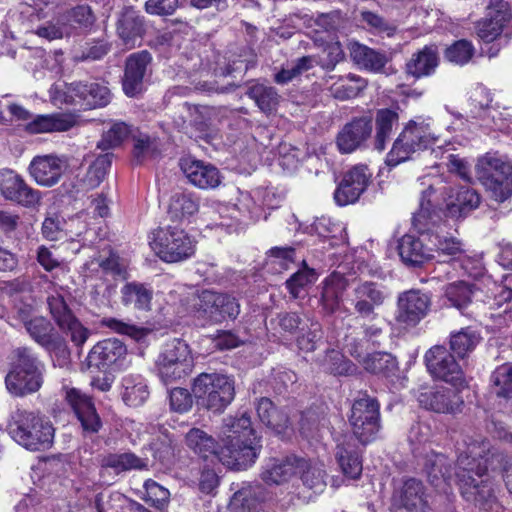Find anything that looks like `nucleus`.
I'll return each instance as SVG.
<instances>
[{
    "mask_svg": "<svg viewBox=\"0 0 512 512\" xmlns=\"http://www.w3.org/2000/svg\"><path fill=\"white\" fill-rule=\"evenodd\" d=\"M10 434L21 446L31 451L46 450L54 439V428L38 412L17 409L10 423Z\"/></svg>",
    "mask_w": 512,
    "mask_h": 512,
    "instance_id": "4",
    "label": "nucleus"
},
{
    "mask_svg": "<svg viewBox=\"0 0 512 512\" xmlns=\"http://www.w3.org/2000/svg\"><path fill=\"white\" fill-rule=\"evenodd\" d=\"M437 227H430V245H432L433 258L435 253L439 256H448L453 259L460 257L464 252L462 241L452 235H441Z\"/></svg>",
    "mask_w": 512,
    "mask_h": 512,
    "instance_id": "43",
    "label": "nucleus"
},
{
    "mask_svg": "<svg viewBox=\"0 0 512 512\" xmlns=\"http://www.w3.org/2000/svg\"><path fill=\"white\" fill-rule=\"evenodd\" d=\"M403 133L409 140H412L416 149L419 151L426 150L430 145L434 144L438 136L432 129L431 118L417 116L411 119L403 128Z\"/></svg>",
    "mask_w": 512,
    "mask_h": 512,
    "instance_id": "39",
    "label": "nucleus"
},
{
    "mask_svg": "<svg viewBox=\"0 0 512 512\" xmlns=\"http://www.w3.org/2000/svg\"><path fill=\"white\" fill-rule=\"evenodd\" d=\"M222 434L223 446L219 455L224 465L239 470L255 461L258 452L250 438L253 429L251 419L246 413L240 417L224 419Z\"/></svg>",
    "mask_w": 512,
    "mask_h": 512,
    "instance_id": "2",
    "label": "nucleus"
},
{
    "mask_svg": "<svg viewBox=\"0 0 512 512\" xmlns=\"http://www.w3.org/2000/svg\"><path fill=\"white\" fill-rule=\"evenodd\" d=\"M352 61L360 68L371 72H381L388 62L384 51L370 48L358 41L350 40L347 44Z\"/></svg>",
    "mask_w": 512,
    "mask_h": 512,
    "instance_id": "32",
    "label": "nucleus"
},
{
    "mask_svg": "<svg viewBox=\"0 0 512 512\" xmlns=\"http://www.w3.org/2000/svg\"><path fill=\"white\" fill-rule=\"evenodd\" d=\"M388 297L389 292L383 284L366 280L354 285L348 300L359 318L372 321L378 317L377 309Z\"/></svg>",
    "mask_w": 512,
    "mask_h": 512,
    "instance_id": "11",
    "label": "nucleus"
},
{
    "mask_svg": "<svg viewBox=\"0 0 512 512\" xmlns=\"http://www.w3.org/2000/svg\"><path fill=\"white\" fill-rule=\"evenodd\" d=\"M412 142V140L407 138L406 133L401 131L387 154L386 164L390 167H395L400 163L412 159L413 155L419 152Z\"/></svg>",
    "mask_w": 512,
    "mask_h": 512,
    "instance_id": "53",
    "label": "nucleus"
},
{
    "mask_svg": "<svg viewBox=\"0 0 512 512\" xmlns=\"http://www.w3.org/2000/svg\"><path fill=\"white\" fill-rule=\"evenodd\" d=\"M47 305L59 329L70 335L76 346H82L89 337V330L77 319L64 297L59 293L50 295L47 298Z\"/></svg>",
    "mask_w": 512,
    "mask_h": 512,
    "instance_id": "15",
    "label": "nucleus"
},
{
    "mask_svg": "<svg viewBox=\"0 0 512 512\" xmlns=\"http://www.w3.org/2000/svg\"><path fill=\"white\" fill-rule=\"evenodd\" d=\"M14 355L16 362L5 377L8 391L20 397L37 392L44 382V363L29 347H18Z\"/></svg>",
    "mask_w": 512,
    "mask_h": 512,
    "instance_id": "3",
    "label": "nucleus"
},
{
    "mask_svg": "<svg viewBox=\"0 0 512 512\" xmlns=\"http://www.w3.org/2000/svg\"><path fill=\"white\" fill-rule=\"evenodd\" d=\"M68 167L69 158L66 155H38L32 159L29 172L39 185L52 187L60 181Z\"/></svg>",
    "mask_w": 512,
    "mask_h": 512,
    "instance_id": "21",
    "label": "nucleus"
},
{
    "mask_svg": "<svg viewBox=\"0 0 512 512\" xmlns=\"http://www.w3.org/2000/svg\"><path fill=\"white\" fill-rule=\"evenodd\" d=\"M317 279V274L314 269L305 266L303 269L293 273L285 282L292 298L299 297L301 291L307 286L313 284Z\"/></svg>",
    "mask_w": 512,
    "mask_h": 512,
    "instance_id": "62",
    "label": "nucleus"
},
{
    "mask_svg": "<svg viewBox=\"0 0 512 512\" xmlns=\"http://www.w3.org/2000/svg\"><path fill=\"white\" fill-rule=\"evenodd\" d=\"M133 162L142 164L147 159H152L160 154L158 142L155 138L146 134L133 137Z\"/></svg>",
    "mask_w": 512,
    "mask_h": 512,
    "instance_id": "58",
    "label": "nucleus"
},
{
    "mask_svg": "<svg viewBox=\"0 0 512 512\" xmlns=\"http://www.w3.org/2000/svg\"><path fill=\"white\" fill-rule=\"evenodd\" d=\"M366 371L374 374L389 375L397 368L396 358L386 352H375L363 359Z\"/></svg>",
    "mask_w": 512,
    "mask_h": 512,
    "instance_id": "56",
    "label": "nucleus"
},
{
    "mask_svg": "<svg viewBox=\"0 0 512 512\" xmlns=\"http://www.w3.org/2000/svg\"><path fill=\"white\" fill-rule=\"evenodd\" d=\"M480 334L471 327H465L450 336V349L460 359L471 353L480 343Z\"/></svg>",
    "mask_w": 512,
    "mask_h": 512,
    "instance_id": "51",
    "label": "nucleus"
},
{
    "mask_svg": "<svg viewBox=\"0 0 512 512\" xmlns=\"http://www.w3.org/2000/svg\"><path fill=\"white\" fill-rule=\"evenodd\" d=\"M122 400L127 406H142L149 397L147 384L139 377L126 376L122 381Z\"/></svg>",
    "mask_w": 512,
    "mask_h": 512,
    "instance_id": "50",
    "label": "nucleus"
},
{
    "mask_svg": "<svg viewBox=\"0 0 512 512\" xmlns=\"http://www.w3.org/2000/svg\"><path fill=\"white\" fill-rule=\"evenodd\" d=\"M72 30L73 27L70 23H67L66 17L58 16L39 26L36 30V34L41 38L52 41L70 36Z\"/></svg>",
    "mask_w": 512,
    "mask_h": 512,
    "instance_id": "59",
    "label": "nucleus"
},
{
    "mask_svg": "<svg viewBox=\"0 0 512 512\" xmlns=\"http://www.w3.org/2000/svg\"><path fill=\"white\" fill-rule=\"evenodd\" d=\"M393 503L407 512H426L428 500L426 489L422 481L416 478L406 479L403 484L394 491Z\"/></svg>",
    "mask_w": 512,
    "mask_h": 512,
    "instance_id": "27",
    "label": "nucleus"
},
{
    "mask_svg": "<svg viewBox=\"0 0 512 512\" xmlns=\"http://www.w3.org/2000/svg\"><path fill=\"white\" fill-rule=\"evenodd\" d=\"M131 130L125 122H114L112 126L102 134L101 140L97 143V148L106 151L116 148L128 137Z\"/></svg>",
    "mask_w": 512,
    "mask_h": 512,
    "instance_id": "60",
    "label": "nucleus"
},
{
    "mask_svg": "<svg viewBox=\"0 0 512 512\" xmlns=\"http://www.w3.org/2000/svg\"><path fill=\"white\" fill-rule=\"evenodd\" d=\"M199 210V200L189 193H175L169 203L168 216L171 221H182Z\"/></svg>",
    "mask_w": 512,
    "mask_h": 512,
    "instance_id": "47",
    "label": "nucleus"
},
{
    "mask_svg": "<svg viewBox=\"0 0 512 512\" xmlns=\"http://www.w3.org/2000/svg\"><path fill=\"white\" fill-rule=\"evenodd\" d=\"M419 235L405 234L398 240L397 250L401 261L407 267H421L433 259L430 245V227H415Z\"/></svg>",
    "mask_w": 512,
    "mask_h": 512,
    "instance_id": "13",
    "label": "nucleus"
},
{
    "mask_svg": "<svg viewBox=\"0 0 512 512\" xmlns=\"http://www.w3.org/2000/svg\"><path fill=\"white\" fill-rule=\"evenodd\" d=\"M445 217L462 219L477 209L481 202L478 192L470 187H445Z\"/></svg>",
    "mask_w": 512,
    "mask_h": 512,
    "instance_id": "24",
    "label": "nucleus"
},
{
    "mask_svg": "<svg viewBox=\"0 0 512 512\" xmlns=\"http://www.w3.org/2000/svg\"><path fill=\"white\" fill-rule=\"evenodd\" d=\"M336 459L345 476L357 479L362 473V461L357 451L349 443H339L336 447Z\"/></svg>",
    "mask_w": 512,
    "mask_h": 512,
    "instance_id": "48",
    "label": "nucleus"
},
{
    "mask_svg": "<svg viewBox=\"0 0 512 512\" xmlns=\"http://www.w3.org/2000/svg\"><path fill=\"white\" fill-rule=\"evenodd\" d=\"M474 53L473 44L468 40L461 39L446 48L444 57L453 64L463 66L472 59Z\"/></svg>",
    "mask_w": 512,
    "mask_h": 512,
    "instance_id": "61",
    "label": "nucleus"
},
{
    "mask_svg": "<svg viewBox=\"0 0 512 512\" xmlns=\"http://www.w3.org/2000/svg\"><path fill=\"white\" fill-rule=\"evenodd\" d=\"M348 421L354 437L363 445L375 441L382 429L380 403L367 392L353 400Z\"/></svg>",
    "mask_w": 512,
    "mask_h": 512,
    "instance_id": "8",
    "label": "nucleus"
},
{
    "mask_svg": "<svg viewBox=\"0 0 512 512\" xmlns=\"http://www.w3.org/2000/svg\"><path fill=\"white\" fill-rule=\"evenodd\" d=\"M77 116L73 113H51L35 116L25 125L30 134L65 132L74 127Z\"/></svg>",
    "mask_w": 512,
    "mask_h": 512,
    "instance_id": "31",
    "label": "nucleus"
},
{
    "mask_svg": "<svg viewBox=\"0 0 512 512\" xmlns=\"http://www.w3.org/2000/svg\"><path fill=\"white\" fill-rule=\"evenodd\" d=\"M143 487L146 493L143 499L149 505L160 511L168 505L170 498V492L168 489L152 479L146 480Z\"/></svg>",
    "mask_w": 512,
    "mask_h": 512,
    "instance_id": "63",
    "label": "nucleus"
},
{
    "mask_svg": "<svg viewBox=\"0 0 512 512\" xmlns=\"http://www.w3.org/2000/svg\"><path fill=\"white\" fill-rule=\"evenodd\" d=\"M371 116L354 118L347 123L337 136V146L342 153H351L370 138L373 124Z\"/></svg>",
    "mask_w": 512,
    "mask_h": 512,
    "instance_id": "26",
    "label": "nucleus"
},
{
    "mask_svg": "<svg viewBox=\"0 0 512 512\" xmlns=\"http://www.w3.org/2000/svg\"><path fill=\"white\" fill-rule=\"evenodd\" d=\"M445 186L429 185L421 192L419 209L413 215L414 227H437L445 216Z\"/></svg>",
    "mask_w": 512,
    "mask_h": 512,
    "instance_id": "19",
    "label": "nucleus"
},
{
    "mask_svg": "<svg viewBox=\"0 0 512 512\" xmlns=\"http://www.w3.org/2000/svg\"><path fill=\"white\" fill-rule=\"evenodd\" d=\"M511 16L509 12L501 8L495 11L489 10L488 17L477 23L478 36L484 42H492L501 34L504 25L510 20Z\"/></svg>",
    "mask_w": 512,
    "mask_h": 512,
    "instance_id": "45",
    "label": "nucleus"
},
{
    "mask_svg": "<svg viewBox=\"0 0 512 512\" xmlns=\"http://www.w3.org/2000/svg\"><path fill=\"white\" fill-rule=\"evenodd\" d=\"M304 24L310 29L308 35L315 44L323 45L326 39L333 38V35L344 26V17L339 11L320 13L317 16L304 15Z\"/></svg>",
    "mask_w": 512,
    "mask_h": 512,
    "instance_id": "28",
    "label": "nucleus"
},
{
    "mask_svg": "<svg viewBox=\"0 0 512 512\" xmlns=\"http://www.w3.org/2000/svg\"><path fill=\"white\" fill-rule=\"evenodd\" d=\"M371 174L365 165H356L344 173L334 192V200L339 206L354 204L365 192Z\"/></svg>",
    "mask_w": 512,
    "mask_h": 512,
    "instance_id": "20",
    "label": "nucleus"
},
{
    "mask_svg": "<svg viewBox=\"0 0 512 512\" xmlns=\"http://www.w3.org/2000/svg\"><path fill=\"white\" fill-rule=\"evenodd\" d=\"M256 411L260 421L278 434L290 426V418L286 411L277 409L269 398L259 399Z\"/></svg>",
    "mask_w": 512,
    "mask_h": 512,
    "instance_id": "40",
    "label": "nucleus"
},
{
    "mask_svg": "<svg viewBox=\"0 0 512 512\" xmlns=\"http://www.w3.org/2000/svg\"><path fill=\"white\" fill-rule=\"evenodd\" d=\"M127 347L116 338L99 341L88 353L86 364L88 368L106 371L122 370L128 366Z\"/></svg>",
    "mask_w": 512,
    "mask_h": 512,
    "instance_id": "12",
    "label": "nucleus"
},
{
    "mask_svg": "<svg viewBox=\"0 0 512 512\" xmlns=\"http://www.w3.org/2000/svg\"><path fill=\"white\" fill-rule=\"evenodd\" d=\"M179 166L189 183L197 188L214 189L222 182L219 169L209 162L186 156L180 159Z\"/></svg>",
    "mask_w": 512,
    "mask_h": 512,
    "instance_id": "22",
    "label": "nucleus"
},
{
    "mask_svg": "<svg viewBox=\"0 0 512 512\" xmlns=\"http://www.w3.org/2000/svg\"><path fill=\"white\" fill-rule=\"evenodd\" d=\"M186 442L190 449L204 459L214 456L220 461V449L215 439L199 428H192L186 434Z\"/></svg>",
    "mask_w": 512,
    "mask_h": 512,
    "instance_id": "46",
    "label": "nucleus"
},
{
    "mask_svg": "<svg viewBox=\"0 0 512 512\" xmlns=\"http://www.w3.org/2000/svg\"><path fill=\"white\" fill-rule=\"evenodd\" d=\"M475 173L491 199L503 203L512 196V165L504 157L487 152L478 158Z\"/></svg>",
    "mask_w": 512,
    "mask_h": 512,
    "instance_id": "6",
    "label": "nucleus"
},
{
    "mask_svg": "<svg viewBox=\"0 0 512 512\" xmlns=\"http://www.w3.org/2000/svg\"><path fill=\"white\" fill-rule=\"evenodd\" d=\"M193 309L198 319L219 324L226 320H235L240 313V304L229 294L204 290L198 295Z\"/></svg>",
    "mask_w": 512,
    "mask_h": 512,
    "instance_id": "10",
    "label": "nucleus"
},
{
    "mask_svg": "<svg viewBox=\"0 0 512 512\" xmlns=\"http://www.w3.org/2000/svg\"><path fill=\"white\" fill-rule=\"evenodd\" d=\"M511 299L512 290L508 287H502L495 297V305H497V308L494 309V312H490L489 315H486L488 320L491 321V323L486 324L487 328L492 331H497L509 325L512 319L509 304Z\"/></svg>",
    "mask_w": 512,
    "mask_h": 512,
    "instance_id": "44",
    "label": "nucleus"
},
{
    "mask_svg": "<svg viewBox=\"0 0 512 512\" xmlns=\"http://www.w3.org/2000/svg\"><path fill=\"white\" fill-rule=\"evenodd\" d=\"M261 487L243 488L237 491L231 499V507L235 512H254L260 503L264 501L261 495Z\"/></svg>",
    "mask_w": 512,
    "mask_h": 512,
    "instance_id": "52",
    "label": "nucleus"
},
{
    "mask_svg": "<svg viewBox=\"0 0 512 512\" xmlns=\"http://www.w3.org/2000/svg\"><path fill=\"white\" fill-rule=\"evenodd\" d=\"M424 358L427 369L434 378L455 386L463 383L462 367L446 347L436 345L426 352Z\"/></svg>",
    "mask_w": 512,
    "mask_h": 512,
    "instance_id": "17",
    "label": "nucleus"
},
{
    "mask_svg": "<svg viewBox=\"0 0 512 512\" xmlns=\"http://www.w3.org/2000/svg\"><path fill=\"white\" fill-rule=\"evenodd\" d=\"M193 367L194 359L189 345L178 338L166 342L155 361L156 374L166 385L186 378Z\"/></svg>",
    "mask_w": 512,
    "mask_h": 512,
    "instance_id": "7",
    "label": "nucleus"
},
{
    "mask_svg": "<svg viewBox=\"0 0 512 512\" xmlns=\"http://www.w3.org/2000/svg\"><path fill=\"white\" fill-rule=\"evenodd\" d=\"M150 246L166 263H178L191 258L196 251V241L176 226L160 227L153 232Z\"/></svg>",
    "mask_w": 512,
    "mask_h": 512,
    "instance_id": "9",
    "label": "nucleus"
},
{
    "mask_svg": "<svg viewBox=\"0 0 512 512\" xmlns=\"http://www.w3.org/2000/svg\"><path fill=\"white\" fill-rule=\"evenodd\" d=\"M439 52L436 45H426L412 54L406 63V72L415 77H427L432 75L439 65Z\"/></svg>",
    "mask_w": 512,
    "mask_h": 512,
    "instance_id": "34",
    "label": "nucleus"
},
{
    "mask_svg": "<svg viewBox=\"0 0 512 512\" xmlns=\"http://www.w3.org/2000/svg\"><path fill=\"white\" fill-rule=\"evenodd\" d=\"M191 390L198 405L215 414L224 412L235 397L234 380L216 372L199 374L193 379Z\"/></svg>",
    "mask_w": 512,
    "mask_h": 512,
    "instance_id": "5",
    "label": "nucleus"
},
{
    "mask_svg": "<svg viewBox=\"0 0 512 512\" xmlns=\"http://www.w3.org/2000/svg\"><path fill=\"white\" fill-rule=\"evenodd\" d=\"M65 400L80 422L82 434L92 437L103 427V422L96 410L92 397L77 388L65 390Z\"/></svg>",
    "mask_w": 512,
    "mask_h": 512,
    "instance_id": "16",
    "label": "nucleus"
},
{
    "mask_svg": "<svg viewBox=\"0 0 512 512\" xmlns=\"http://www.w3.org/2000/svg\"><path fill=\"white\" fill-rule=\"evenodd\" d=\"M305 463L297 456L283 459H270L261 472V479L269 485H280L297 473V468Z\"/></svg>",
    "mask_w": 512,
    "mask_h": 512,
    "instance_id": "33",
    "label": "nucleus"
},
{
    "mask_svg": "<svg viewBox=\"0 0 512 512\" xmlns=\"http://www.w3.org/2000/svg\"><path fill=\"white\" fill-rule=\"evenodd\" d=\"M121 303L138 311L151 310L153 289L145 283L127 282L120 290Z\"/></svg>",
    "mask_w": 512,
    "mask_h": 512,
    "instance_id": "36",
    "label": "nucleus"
},
{
    "mask_svg": "<svg viewBox=\"0 0 512 512\" xmlns=\"http://www.w3.org/2000/svg\"><path fill=\"white\" fill-rule=\"evenodd\" d=\"M117 32L123 43L133 48L145 32V20L132 8H127L118 21Z\"/></svg>",
    "mask_w": 512,
    "mask_h": 512,
    "instance_id": "35",
    "label": "nucleus"
},
{
    "mask_svg": "<svg viewBox=\"0 0 512 512\" xmlns=\"http://www.w3.org/2000/svg\"><path fill=\"white\" fill-rule=\"evenodd\" d=\"M348 288V280L340 273H332L321 283L320 307L327 315L335 313L351 314L344 304L343 296Z\"/></svg>",
    "mask_w": 512,
    "mask_h": 512,
    "instance_id": "23",
    "label": "nucleus"
},
{
    "mask_svg": "<svg viewBox=\"0 0 512 512\" xmlns=\"http://www.w3.org/2000/svg\"><path fill=\"white\" fill-rule=\"evenodd\" d=\"M475 285L466 281H455L444 287L446 303L459 310L462 314L472 303Z\"/></svg>",
    "mask_w": 512,
    "mask_h": 512,
    "instance_id": "42",
    "label": "nucleus"
},
{
    "mask_svg": "<svg viewBox=\"0 0 512 512\" xmlns=\"http://www.w3.org/2000/svg\"><path fill=\"white\" fill-rule=\"evenodd\" d=\"M301 460L305 463L297 468V473L301 474L303 484L315 492H322L326 486L325 471L322 464L311 463L304 458Z\"/></svg>",
    "mask_w": 512,
    "mask_h": 512,
    "instance_id": "54",
    "label": "nucleus"
},
{
    "mask_svg": "<svg viewBox=\"0 0 512 512\" xmlns=\"http://www.w3.org/2000/svg\"><path fill=\"white\" fill-rule=\"evenodd\" d=\"M497 396L512 399V366L502 365L492 374Z\"/></svg>",
    "mask_w": 512,
    "mask_h": 512,
    "instance_id": "64",
    "label": "nucleus"
},
{
    "mask_svg": "<svg viewBox=\"0 0 512 512\" xmlns=\"http://www.w3.org/2000/svg\"><path fill=\"white\" fill-rule=\"evenodd\" d=\"M52 96H107L110 93L107 85L100 80L88 83L75 82L67 84L64 81L56 82L50 90Z\"/></svg>",
    "mask_w": 512,
    "mask_h": 512,
    "instance_id": "37",
    "label": "nucleus"
},
{
    "mask_svg": "<svg viewBox=\"0 0 512 512\" xmlns=\"http://www.w3.org/2000/svg\"><path fill=\"white\" fill-rule=\"evenodd\" d=\"M0 195L25 208H35L41 202V192L29 186L14 170L7 168L0 170Z\"/></svg>",
    "mask_w": 512,
    "mask_h": 512,
    "instance_id": "14",
    "label": "nucleus"
},
{
    "mask_svg": "<svg viewBox=\"0 0 512 512\" xmlns=\"http://www.w3.org/2000/svg\"><path fill=\"white\" fill-rule=\"evenodd\" d=\"M359 21L367 30L381 36L392 37L397 30V26L394 23L369 10H362L360 12Z\"/></svg>",
    "mask_w": 512,
    "mask_h": 512,
    "instance_id": "55",
    "label": "nucleus"
},
{
    "mask_svg": "<svg viewBox=\"0 0 512 512\" xmlns=\"http://www.w3.org/2000/svg\"><path fill=\"white\" fill-rule=\"evenodd\" d=\"M151 60V54L146 50L133 53L127 58L123 78V91L127 96L142 93L143 78Z\"/></svg>",
    "mask_w": 512,
    "mask_h": 512,
    "instance_id": "29",
    "label": "nucleus"
},
{
    "mask_svg": "<svg viewBox=\"0 0 512 512\" xmlns=\"http://www.w3.org/2000/svg\"><path fill=\"white\" fill-rule=\"evenodd\" d=\"M112 153L99 155L89 166L85 176L80 180V187L83 191L92 190L98 187L104 180L112 164Z\"/></svg>",
    "mask_w": 512,
    "mask_h": 512,
    "instance_id": "49",
    "label": "nucleus"
},
{
    "mask_svg": "<svg viewBox=\"0 0 512 512\" xmlns=\"http://www.w3.org/2000/svg\"><path fill=\"white\" fill-rule=\"evenodd\" d=\"M418 401L422 407L437 413L455 414L461 411L464 403L460 393L454 388L436 387L421 392Z\"/></svg>",
    "mask_w": 512,
    "mask_h": 512,
    "instance_id": "25",
    "label": "nucleus"
},
{
    "mask_svg": "<svg viewBox=\"0 0 512 512\" xmlns=\"http://www.w3.org/2000/svg\"><path fill=\"white\" fill-rule=\"evenodd\" d=\"M399 114L397 110L390 108L378 109L375 114V138L374 148L383 151L390 140L393 127L398 124Z\"/></svg>",
    "mask_w": 512,
    "mask_h": 512,
    "instance_id": "41",
    "label": "nucleus"
},
{
    "mask_svg": "<svg viewBox=\"0 0 512 512\" xmlns=\"http://www.w3.org/2000/svg\"><path fill=\"white\" fill-rule=\"evenodd\" d=\"M100 474L111 469L114 474L119 475L130 470L147 469V463L132 452L108 453L99 459Z\"/></svg>",
    "mask_w": 512,
    "mask_h": 512,
    "instance_id": "38",
    "label": "nucleus"
},
{
    "mask_svg": "<svg viewBox=\"0 0 512 512\" xmlns=\"http://www.w3.org/2000/svg\"><path fill=\"white\" fill-rule=\"evenodd\" d=\"M462 445L463 448L458 447L454 473L452 461L445 454L430 450L421 456L419 464L427 480L436 489L447 493L454 475L466 501L484 512H501L502 506L487 474L490 442L480 435H465Z\"/></svg>",
    "mask_w": 512,
    "mask_h": 512,
    "instance_id": "1",
    "label": "nucleus"
},
{
    "mask_svg": "<svg viewBox=\"0 0 512 512\" xmlns=\"http://www.w3.org/2000/svg\"><path fill=\"white\" fill-rule=\"evenodd\" d=\"M432 304L431 295L418 289L399 294L396 321L408 327L416 326L425 318Z\"/></svg>",
    "mask_w": 512,
    "mask_h": 512,
    "instance_id": "18",
    "label": "nucleus"
},
{
    "mask_svg": "<svg viewBox=\"0 0 512 512\" xmlns=\"http://www.w3.org/2000/svg\"><path fill=\"white\" fill-rule=\"evenodd\" d=\"M324 429H330V421L325 413L319 414L313 409L302 413L300 431L305 437L314 438Z\"/></svg>",
    "mask_w": 512,
    "mask_h": 512,
    "instance_id": "57",
    "label": "nucleus"
},
{
    "mask_svg": "<svg viewBox=\"0 0 512 512\" xmlns=\"http://www.w3.org/2000/svg\"><path fill=\"white\" fill-rule=\"evenodd\" d=\"M22 322L29 336L44 349L55 350L61 346V336L46 317L22 318Z\"/></svg>",
    "mask_w": 512,
    "mask_h": 512,
    "instance_id": "30",
    "label": "nucleus"
}]
</instances>
